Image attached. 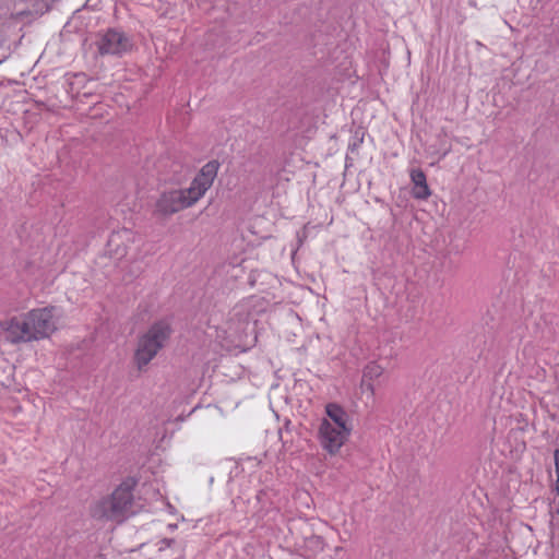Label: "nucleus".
I'll return each instance as SVG.
<instances>
[{"label": "nucleus", "instance_id": "obj_9", "mask_svg": "<svg viewBox=\"0 0 559 559\" xmlns=\"http://www.w3.org/2000/svg\"><path fill=\"white\" fill-rule=\"evenodd\" d=\"M325 412L330 418V423H332L334 427L343 430H349V432L352 431L349 416L343 407L338 404L330 403L326 405Z\"/></svg>", "mask_w": 559, "mask_h": 559}, {"label": "nucleus", "instance_id": "obj_12", "mask_svg": "<svg viewBox=\"0 0 559 559\" xmlns=\"http://www.w3.org/2000/svg\"><path fill=\"white\" fill-rule=\"evenodd\" d=\"M174 544H175V539L174 538H163L158 543V549L162 551V550L173 546Z\"/></svg>", "mask_w": 559, "mask_h": 559}, {"label": "nucleus", "instance_id": "obj_4", "mask_svg": "<svg viewBox=\"0 0 559 559\" xmlns=\"http://www.w3.org/2000/svg\"><path fill=\"white\" fill-rule=\"evenodd\" d=\"M96 46L97 52L100 56H121L132 48L128 36L115 28H109L104 34H99Z\"/></svg>", "mask_w": 559, "mask_h": 559}, {"label": "nucleus", "instance_id": "obj_14", "mask_svg": "<svg viewBox=\"0 0 559 559\" xmlns=\"http://www.w3.org/2000/svg\"><path fill=\"white\" fill-rule=\"evenodd\" d=\"M362 383H364V385H366V389H367L368 391H370V392H371V394H373V392H374L373 384H372L371 382H365V380L362 381Z\"/></svg>", "mask_w": 559, "mask_h": 559}, {"label": "nucleus", "instance_id": "obj_15", "mask_svg": "<svg viewBox=\"0 0 559 559\" xmlns=\"http://www.w3.org/2000/svg\"><path fill=\"white\" fill-rule=\"evenodd\" d=\"M340 550H342V547H336L335 548V551H340Z\"/></svg>", "mask_w": 559, "mask_h": 559}, {"label": "nucleus", "instance_id": "obj_10", "mask_svg": "<svg viewBox=\"0 0 559 559\" xmlns=\"http://www.w3.org/2000/svg\"><path fill=\"white\" fill-rule=\"evenodd\" d=\"M411 180L414 185L413 197L417 200H426L430 197L431 191L427 185L426 174L417 168L411 171Z\"/></svg>", "mask_w": 559, "mask_h": 559}, {"label": "nucleus", "instance_id": "obj_13", "mask_svg": "<svg viewBox=\"0 0 559 559\" xmlns=\"http://www.w3.org/2000/svg\"><path fill=\"white\" fill-rule=\"evenodd\" d=\"M310 543H312L316 547L318 548H323V539L319 536H312L310 539H309Z\"/></svg>", "mask_w": 559, "mask_h": 559}, {"label": "nucleus", "instance_id": "obj_1", "mask_svg": "<svg viewBox=\"0 0 559 559\" xmlns=\"http://www.w3.org/2000/svg\"><path fill=\"white\" fill-rule=\"evenodd\" d=\"M138 480L128 477L115 490L99 499L91 508V515L96 520H105L117 524L123 523L136 513L133 490Z\"/></svg>", "mask_w": 559, "mask_h": 559}, {"label": "nucleus", "instance_id": "obj_5", "mask_svg": "<svg viewBox=\"0 0 559 559\" xmlns=\"http://www.w3.org/2000/svg\"><path fill=\"white\" fill-rule=\"evenodd\" d=\"M0 329L7 342L11 344L33 342L34 336L26 313L0 321Z\"/></svg>", "mask_w": 559, "mask_h": 559}, {"label": "nucleus", "instance_id": "obj_6", "mask_svg": "<svg viewBox=\"0 0 559 559\" xmlns=\"http://www.w3.org/2000/svg\"><path fill=\"white\" fill-rule=\"evenodd\" d=\"M53 308H39L26 312L27 321L31 326V332L35 341L49 337L56 330V322L53 320Z\"/></svg>", "mask_w": 559, "mask_h": 559}, {"label": "nucleus", "instance_id": "obj_2", "mask_svg": "<svg viewBox=\"0 0 559 559\" xmlns=\"http://www.w3.org/2000/svg\"><path fill=\"white\" fill-rule=\"evenodd\" d=\"M171 332L170 324L165 320H160L152 324L139 338L134 353V362L140 370L147 366L166 345Z\"/></svg>", "mask_w": 559, "mask_h": 559}, {"label": "nucleus", "instance_id": "obj_8", "mask_svg": "<svg viewBox=\"0 0 559 559\" xmlns=\"http://www.w3.org/2000/svg\"><path fill=\"white\" fill-rule=\"evenodd\" d=\"M218 166L219 165L216 160L206 163L190 183L188 193L194 195L199 201L213 185L217 175Z\"/></svg>", "mask_w": 559, "mask_h": 559}, {"label": "nucleus", "instance_id": "obj_11", "mask_svg": "<svg viewBox=\"0 0 559 559\" xmlns=\"http://www.w3.org/2000/svg\"><path fill=\"white\" fill-rule=\"evenodd\" d=\"M383 372L381 366L376 362L368 364L364 369V379L373 380L379 378Z\"/></svg>", "mask_w": 559, "mask_h": 559}, {"label": "nucleus", "instance_id": "obj_3", "mask_svg": "<svg viewBox=\"0 0 559 559\" xmlns=\"http://www.w3.org/2000/svg\"><path fill=\"white\" fill-rule=\"evenodd\" d=\"M197 201L194 195L188 193V188L164 192L156 201L155 213L160 216H170L192 206Z\"/></svg>", "mask_w": 559, "mask_h": 559}, {"label": "nucleus", "instance_id": "obj_7", "mask_svg": "<svg viewBox=\"0 0 559 559\" xmlns=\"http://www.w3.org/2000/svg\"><path fill=\"white\" fill-rule=\"evenodd\" d=\"M349 430L334 427L329 419H323L319 427V439L321 445L330 454H335L348 439Z\"/></svg>", "mask_w": 559, "mask_h": 559}]
</instances>
